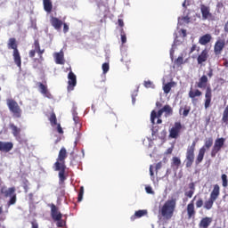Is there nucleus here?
Instances as JSON below:
<instances>
[{
    "mask_svg": "<svg viewBox=\"0 0 228 228\" xmlns=\"http://www.w3.org/2000/svg\"><path fill=\"white\" fill-rule=\"evenodd\" d=\"M13 149V142L0 141V152H10Z\"/></svg>",
    "mask_w": 228,
    "mask_h": 228,
    "instance_id": "nucleus-20",
    "label": "nucleus"
},
{
    "mask_svg": "<svg viewBox=\"0 0 228 228\" xmlns=\"http://www.w3.org/2000/svg\"><path fill=\"white\" fill-rule=\"evenodd\" d=\"M221 37H222L217 38L214 45V53L216 56H220V54H222V51L225 49V45L228 44L224 35H221Z\"/></svg>",
    "mask_w": 228,
    "mask_h": 228,
    "instance_id": "nucleus-9",
    "label": "nucleus"
},
{
    "mask_svg": "<svg viewBox=\"0 0 228 228\" xmlns=\"http://www.w3.org/2000/svg\"><path fill=\"white\" fill-rule=\"evenodd\" d=\"M201 95L202 92L199 89H196L195 91H193V89H191L189 91V97L191 99L192 104H195V101H197L195 97H200Z\"/></svg>",
    "mask_w": 228,
    "mask_h": 228,
    "instance_id": "nucleus-24",
    "label": "nucleus"
},
{
    "mask_svg": "<svg viewBox=\"0 0 228 228\" xmlns=\"http://www.w3.org/2000/svg\"><path fill=\"white\" fill-rule=\"evenodd\" d=\"M150 175H154V171L152 170V166L150 167Z\"/></svg>",
    "mask_w": 228,
    "mask_h": 228,
    "instance_id": "nucleus-57",
    "label": "nucleus"
},
{
    "mask_svg": "<svg viewBox=\"0 0 228 228\" xmlns=\"http://www.w3.org/2000/svg\"><path fill=\"white\" fill-rule=\"evenodd\" d=\"M195 51H197V45H192L189 53L191 54L192 53H195Z\"/></svg>",
    "mask_w": 228,
    "mask_h": 228,
    "instance_id": "nucleus-51",
    "label": "nucleus"
},
{
    "mask_svg": "<svg viewBox=\"0 0 228 228\" xmlns=\"http://www.w3.org/2000/svg\"><path fill=\"white\" fill-rule=\"evenodd\" d=\"M57 131L60 134H63V128H61V125H57Z\"/></svg>",
    "mask_w": 228,
    "mask_h": 228,
    "instance_id": "nucleus-50",
    "label": "nucleus"
},
{
    "mask_svg": "<svg viewBox=\"0 0 228 228\" xmlns=\"http://www.w3.org/2000/svg\"><path fill=\"white\" fill-rule=\"evenodd\" d=\"M163 122V120H161L159 118V119L157 120V124H161Z\"/></svg>",
    "mask_w": 228,
    "mask_h": 228,
    "instance_id": "nucleus-61",
    "label": "nucleus"
},
{
    "mask_svg": "<svg viewBox=\"0 0 228 228\" xmlns=\"http://www.w3.org/2000/svg\"><path fill=\"white\" fill-rule=\"evenodd\" d=\"M55 58V63L57 65H65V58L63 51H61L60 53H56L54 55Z\"/></svg>",
    "mask_w": 228,
    "mask_h": 228,
    "instance_id": "nucleus-23",
    "label": "nucleus"
},
{
    "mask_svg": "<svg viewBox=\"0 0 228 228\" xmlns=\"http://www.w3.org/2000/svg\"><path fill=\"white\" fill-rule=\"evenodd\" d=\"M33 46H34V50H30L28 52L29 58H35V55L37 54V51L40 49V41H38V39H35Z\"/></svg>",
    "mask_w": 228,
    "mask_h": 228,
    "instance_id": "nucleus-25",
    "label": "nucleus"
},
{
    "mask_svg": "<svg viewBox=\"0 0 228 228\" xmlns=\"http://www.w3.org/2000/svg\"><path fill=\"white\" fill-rule=\"evenodd\" d=\"M28 200H30V202H33V192H30L28 194Z\"/></svg>",
    "mask_w": 228,
    "mask_h": 228,
    "instance_id": "nucleus-54",
    "label": "nucleus"
},
{
    "mask_svg": "<svg viewBox=\"0 0 228 228\" xmlns=\"http://www.w3.org/2000/svg\"><path fill=\"white\" fill-rule=\"evenodd\" d=\"M102 85H103L102 94H106V87L104 86V82H102Z\"/></svg>",
    "mask_w": 228,
    "mask_h": 228,
    "instance_id": "nucleus-60",
    "label": "nucleus"
},
{
    "mask_svg": "<svg viewBox=\"0 0 228 228\" xmlns=\"http://www.w3.org/2000/svg\"><path fill=\"white\" fill-rule=\"evenodd\" d=\"M118 24L119 27H121V29H124L123 28H124V20L118 19Z\"/></svg>",
    "mask_w": 228,
    "mask_h": 228,
    "instance_id": "nucleus-49",
    "label": "nucleus"
},
{
    "mask_svg": "<svg viewBox=\"0 0 228 228\" xmlns=\"http://www.w3.org/2000/svg\"><path fill=\"white\" fill-rule=\"evenodd\" d=\"M175 65H178V67H180V65H183V63H184V58L183 57V54L181 56H179L175 61Z\"/></svg>",
    "mask_w": 228,
    "mask_h": 228,
    "instance_id": "nucleus-41",
    "label": "nucleus"
},
{
    "mask_svg": "<svg viewBox=\"0 0 228 228\" xmlns=\"http://www.w3.org/2000/svg\"><path fill=\"white\" fill-rule=\"evenodd\" d=\"M73 121L75 122V126H77V127H81V121L79 120L77 113L73 114Z\"/></svg>",
    "mask_w": 228,
    "mask_h": 228,
    "instance_id": "nucleus-39",
    "label": "nucleus"
},
{
    "mask_svg": "<svg viewBox=\"0 0 228 228\" xmlns=\"http://www.w3.org/2000/svg\"><path fill=\"white\" fill-rule=\"evenodd\" d=\"M213 224V217L209 216H205L202 217L201 220L200 221L198 227L199 228H209V225Z\"/></svg>",
    "mask_w": 228,
    "mask_h": 228,
    "instance_id": "nucleus-19",
    "label": "nucleus"
},
{
    "mask_svg": "<svg viewBox=\"0 0 228 228\" xmlns=\"http://www.w3.org/2000/svg\"><path fill=\"white\" fill-rule=\"evenodd\" d=\"M172 152H174V147L168 148V149L166 151L165 154L168 155V154H172Z\"/></svg>",
    "mask_w": 228,
    "mask_h": 228,
    "instance_id": "nucleus-53",
    "label": "nucleus"
},
{
    "mask_svg": "<svg viewBox=\"0 0 228 228\" xmlns=\"http://www.w3.org/2000/svg\"><path fill=\"white\" fill-rule=\"evenodd\" d=\"M195 147H197V141H193L191 145L187 147L184 159L186 168H191L195 162Z\"/></svg>",
    "mask_w": 228,
    "mask_h": 228,
    "instance_id": "nucleus-5",
    "label": "nucleus"
},
{
    "mask_svg": "<svg viewBox=\"0 0 228 228\" xmlns=\"http://www.w3.org/2000/svg\"><path fill=\"white\" fill-rule=\"evenodd\" d=\"M175 82H168L163 86L164 94H170V90L175 86Z\"/></svg>",
    "mask_w": 228,
    "mask_h": 228,
    "instance_id": "nucleus-34",
    "label": "nucleus"
},
{
    "mask_svg": "<svg viewBox=\"0 0 228 228\" xmlns=\"http://www.w3.org/2000/svg\"><path fill=\"white\" fill-rule=\"evenodd\" d=\"M176 207H177V200L171 199V200H167L159 208V213L164 224H167L168 220H172V217L174 216V213H175Z\"/></svg>",
    "mask_w": 228,
    "mask_h": 228,
    "instance_id": "nucleus-3",
    "label": "nucleus"
},
{
    "mask_svg": "<svg viewBox=\"0 0 228 228\" xmlns=\"http://www.w3.org/2000/svg\"><path fill=\"white\" fill-rule=\"evenodd\" d=\"M221 180H222V186H223V188H227V186H228L227 175L223 174L221 175Z\"/></svg>",
    "mask_w": 228,
    "mask_h": 228,
    "instance_id": "nucleus-36",
    "label": "nucleus"
},
{
    "mask_svg": "<svg viewBox=\"0 0 228 228\" xmlns=\"http://www.w3.org/2000/svg\"><path fill=\"white\" fill-rule=\"evenodd\" d=\"M208 76L203 75L197 83L198 88H206L208 86Z\"/></svg>",
    "mask_w": 228,
    "mask_h": 228,
    "instance_id": "nucleus-27",
    "label": "nucleus"
},
{
    "mask_svg": "<svg viewBox=\"0 0 228 228\" xmlns=\"http://www.w3.org/2000/svg\"><path fill=\"white\" fill-rule=\"evenodd\" d=\"M145 190H146V193H150V194L154 193V191H152V187L151 186H146Z\"/></svg>",
    "mask_w": 228,
    "mask_h": 228,
    "instance_id": "nucleus-47",
    "label": "nucleus"
},
{
    "mask_svg": "<svg viewBox=\"0 0 228 228\" xmlns=\"http://www.w3.org/2000/svg\"><path fill=\"white\" fill-rule=\"evenodd\" d=\"M17 202V194L14 192L8 201V206H13Z\"/></svg>",
    "mask_w": 228,
    "mask_h": 228,
    "instance_id": "nucleus-37",
    "label": "nucleus"
},
{
    "mask_svg": "<svg viewBox=\"0 0 228 228\" xmlns=\"http://www.w3.org/2000/svg\"><path fill=\"white\" fill-rule=\"evenodd\" d=\"M83 195H85V187H80L78 196H77V202H81L83 200Z\"/></svg>",
    "mask_w": 228,
    "mask_h": 228,
    "instance_id": "nucleus-40",
    "label": "nucleus"
},
{
    "mask_svg": "<svg viewBox=\"0 0 228 228\" xmlns=\"http://www.w3.org/2000/svg\"><path fill=\"white\" fill-rule=\"evenodd\" d=\"M217 8H224V4L221 3V2H219V3L217 4Z\"/></svg>",
    "mask_w": 228,
    "mask_h": 228,
    "instance_id": "nucleus-59",
    "label": "nucleus"
},
{
    "mask_svg": "<svg viewBox=\"0 0 228 228\" xmlns=\"http://www.w3.org/2000/svg\"><path fill=\"white\" fill-rule=\"evenodd\" d=\"M163 113H165V117H170L174 115V109L168 104L165 105L162 109Z\"/></svg>",
    "mask_w": 228,
    "mask_h": 228,
    "instance_id": "nucleus-32",
    "label": "nucleus"
},
{
    "mask_svg": "<svg viewBox=\"0 0 228 228\" xmlns=\"http://www.w3.org/2000/svg\"><path fill=\"white\" fill-rule=\"evenodd\" d=\"M36 53H37L39 60L44 61L43 55H44V53H45V50L40 48L39 50H37Z\"/></svg>",
    "mask_w": 228,
    "mask_h": 228,
    "instance_id": "nucleus-43",
    "label": "nucleus"
},
{
    "mask_svg": "<svg viewBox=\"0 0 228 228\" xmlns=\"http://www.w3.org/2000/svg\"><path fill=\"white\" fill-rule=\"evenodd\" d=\"M189 191L185 190L184 191V197H187V199H191L195 193V183H189Z\"/></svg>",
    "mask_w": 228,
    "mask_h": 228,
    "instance_id": "nucleus-22",
    "label": "nucleus"
},
{
    "mask_svg": "<svg viewBox=\"0 0 228 228\" xmlns=\"http://www.w3.org/2000/svg\"><path fill=\"white\" fill-rule=\"evenodd\" d=\"M147 210L143 209V210H138V211H135L134 215H133L131 216V220L132 222H134V220L135 218H142V216H145V215H147Z\"/></svg>",
    "mask_w": 228,
    "mask_h": 228,
    "instance_id": "nucleus-33",
    "label": "nucleus"
},
{
    "mask_svg": "<svg viewBox=\"0 0 228 228\" xmlns=\"http://www.w3.org/2000/svg\"><path fill=\"white\" fill-rule=\"evenodd\" d=\"M68 92H72L74 87L77 85V78L76 74H74L72 71H69L68 74Z\"/></svg>",
    "mask_w": 228,
    "mask_h": 228,
    "instance_id": "nucleus-13",
    "label": "nucleus"
},
{
    "mask_svg": "<svg viewBox=\"0 0 228 228\" xmlns=\"http://www.w3.org/2000/svg\"><path fill=\"white\" fill-rule=\"evenodd\" d=\"M103 74H106L110 70V63L105 62L102 64Z\"/></svg>",
    "mask_w": 228,
    "mask_h": 228,
    "instance_id": "nucleus-44",
    "label": "nucleus"
},
{
    "mask_svg": "<svg viewBox=\"0 0 228 228\" xmlns=\"http://www.w3.org/2000/svg\"><path fill=\"white\" fill-rule=\"evenodd\" d=\"M10 129H12V133L13 134V136H15V138H17L18 136H20V128L17 127V126H15V124L11 123L9 125Z\"/></svg>",
    "mask_w": 228,
    "mask_h": 228,
    "instance_id": "nucleus-31",
    "label": "nucleus"
},
{
    "mask_svg": "<svg viewBox=\"0 0 228 228\" xmlns=\"http://www.w3.org/2000/svg\"><path fill=\"white\" fill-rule=\"evenodd\" d=\"M63 25V33H69V25H67V23H62Z\"/></svg>",
    "mask_w": 228,
    "mask_h": 228,
    "instance_id": "nucleus-48",
    "label": "nucleus"
},
{
    "mask_svg": "<svg viewBox=\"0 0 228 228\" xmlns=\"http://www.w3.org/2000/svg\"><path fill=\"white\" fill-rule=\"evenodd\" d=\"M51 126H58V119L56 118V114L53 111L49 118Z\"/></svg>",
    "mask_w": 228,
    "mask_h": 228,
    "instance_id": "nucleus-35",
    "label": "nucleus"
},
{
    "mask_svg": "<svg viewBox=\"0 0 228 228\" xmlns=\"http://www.w3.org/2000/svg\"><path fill=\"white\" fill-rule=\"evenodd\" d=\"M50 23L54 28V29L60 30L63 26V21L54 16H52L50 19Z\"/></svg>",
    "mask_w": 228,
    "mask_h": 228,
    "instance_id": "nucleus-21",
    "label": "nucleus"
},
{
    "mask_svg": "<svg viewBox=\"0 0 228 228\" xmlns=\"http://www.w3.org/2000/svg\"><path fill=\"white\" fill-rule=\"evenodd\" d=\"M8 49H12V58L15 65L22 69V57L20 56V52H19V45H17V39L14 37L9 38L7 44Z\"/></svg>",
    "mask_w": 228,
    "mask_h": 228,
    "instance_id": "nucleus-4",
    "label": "nucleus"
},
{
    "mask_svg": "<svg viewBox=\"0 0 228 228\" xmlns=\"http://www.w3.org/2000/svg\"><path fill=\"white\" fill-rule=\"evenodd\" d=\"M200 12L202 15V20H208L213 19V13H211V8L204 4L200 5Z\"/></svg>",
    "mask_w": 228,
    "mask_h": 228,
    "instance_id": "nucleus-12",
    "label": "nucleus"
},
{
    "mask_svg": "<svg viewBox=\"0 0 228 228\" xmlns=\"http://www.w3.org/2000/svg\"><path fill=\"white\" fill-rule=\"evenodd\" d=\"M208 58H209V51H208V49L202 50L197 58L198 65H202L204 62L208 61Z\"/></svg>",
    "mask_w": 228,
    "mask_h": 228,
    "instance_id": "nucleus-18",
    "label": "nucleus"
},
{
    "mask_svg": "<svg viewBox=\"0 0 228 228\" xmlns=\"http://www.w3.org/2000/svg\"><path fill=\"white\" fill-rule=\"evenodd\" d=\"M61 195H65V190H61Z\"/></svg>",
    "mask_w": 228,
    "mask_h": 228,
    "instance_id": "nucleus-63",
    "label": "nucleus"
},
{
    "mask_svg": "<svg viewBox=\"0 0 228 228\" xmlns=\"http://www.w3.org/2000/svg\"><path fill=\"white\" fill-rule=\"evenodd\" d=\"M143 86H145V88H152V83L151 82V80L144 81Z\"/></svg>",
    "mask_w": 228,
    "mask_h": 228,
    "instance_id": "nucleus-45",
    "label": "nucleus"
},
{
    "mask_svg": "<svg viewBox=\"0 0 228 228\" xmlns=\"http://www.w3.org/2000/svg\"><path fill=\"white\" fill-rule=\"evenodd\" d=\"M181 167V159L179 157H173L171 159V167L179 170Z\"/></svg>",
    "mask_w": 228,
    "mask_h": 228,
    "instance_id": "nucleus-30",
    "label": "nucleus"
},
{
    "mask_svg": "<svg viewBox=\"0 0 228 228\" xmlns=\"http://www.w3.org/2000/svg\"><path fill=\"white\" fill-rule=\"evenodd\" d=\"M182 33L183 34V37H186V30H182Z\"/></svg>",
    "mask_w": 228,
    "mask_h": 228,
    "instance_id": "nucleus-64",
    "label": "nucleus"
},
{
    "mask_svg": "<svg viewBox=\"0 0 228 228\" xmlns=\"http://www.w3.org/2000/svg\"><path fill=\"white\" fill-rule=\"evenodd\" d=\"M163 105L161 104V102H156V107L157 108H161Z\"/></svg>",
    "mask_w": 228,
    "mask_h": 228,
    "instance_id": "nucleus-58",
    "label": "nucleus"
},
{
    "mask_svg": "<svg viewBox=\"0 0 228 228\" xmlns=\"http://www.w3.org/2000/svg\"><path fill=\"white\" fill-rule=\"evenodd\" d=\"M213 99V91L211 89V86H207L206 92H205V110H208L211 106V101Z\"/></svg>",
    "mask_w": 228,
    "mask_h": 228,
    "instance_id": "nucleus-15",
    "label": "nucleus"
},
{
    "mask_svg": "<svg viewBox=\"0 0 228 228\" xmlns=\"http://www.w3.org/2000/svg\"><path fill=\"white\" fill-rule=\"evenodd\" d=\"M120 37H121L122 45L126 44L127 42V37L126 36V32L124 31V28L120 29Z\"/></svg>",
    "mask_w": 228,
    "mask_h": 228,
    "instance_id": "nucleus-38",
    "label": "nucleus"
},
{
    "mask_svg": "<svg viewBox=\"0 0 228 228\" xmlns=\"http://www.w3.org/2000/svg\"><path fill=\"white\" fill-rule=\"evenodd\" d=\"M208 77H213V69H210L208 73Z\"/></svg>",
    "mask_w": 228,
    "mask_h": 228,
    "instance_id": "nucleus-56",
    "label": "nucleus"
},
{
    "mask_svg": "<svg viewBox=\"0 0 228 228\" xmlns=\"http://www.w3.org/2000/svg\"><path fill=\"white\" fill-rule=\"evenodd\" d=\"M68 156L67 149L61 147L56 162L53 164L55 172H59V184H65V181H67V175H65V170H67L65 159H67Z\"/></svg>",
    "mask_w": 228,
    "mask_h": 228,
    "instance_id": "nucleus-1",
    "label": "nucleus"
},
{
    "mask_svg": "<svg viewBox=\"0 0 228 228\" xmlns=\"http://www.w3.org/2000/svg\"><path fill=\"white\" fill-rule=\"evenodd\" d=\"M181 129H183L181 122H175L174 126L169 130L170 138H177L179 136V133H181Z\"/></svg>",
    "mask_w": 228,
    "mask_h": 228,
    "instance_id": "nucleus-14",
    "label": "nucleus"
},
{
    "mask_svg": "<svg viewBox=\"0 0 228 228\" xmlns=\"http://www.w3.org/2000/svg\"><path fill=\"white\" fill-rule=\"evenodd\" d=\"M15 191V187H10L9 189H6V186H3L0 189L1 195H4L5 199H8V197H12V195H14Z\"/></svg>",
    "mask_w": 228,
    "mask_h": 228,
    "instance_id": "nucleus-17",
    "label": "nucleus"
},
{
    "mask_svg": "<svg viewBox=\"0 0 228 228\" xmlns=\"http://www.w3.org/2000/svg\"><path fill=\"white\" fill-rule=\"evenodd\" d=\"M7 106L14 118H20L22 117V109L19 103L13 99H7Z\"/></svg>",
    "mask_w": 228,
    "mask_h": 228,
    "instance_id": "nucleus-8",
    "label": "nucleus"
},
{
    "mask_svg": "<svg viewBox=\"0 0 228 228\" xmlns=\"http://www.w3.org/2000/svg\"><path fill=\"white\" fill-rule=\"evenodd\" d=\"M195 200H197V196H194L186 207L187 218L189 220L195 218V216L197 215V210H195Z\"/></svg>",
    "mask_w": 228,
    "mask_h": 228,
    "instance_id": "nucleus-11",
    "label": "nucleus"
},
{
    "mask_svg": "<svg viewBox=\"0 0 228 228\" xmlns=\"http://www.w3.org/2000/svg\"><path fill=\"white\" fill-rule=\"evenodd\" d=\"M213 147V137H209L205 141L204 145L199 150L198 155L195 159V165L199 166L204 161V156H206V151Z\"/></svg>",
    "mask_w": 228,
    "mask_h": 228,
    "instance_id": "nucleus-6",
    "label": "nucleus"
},
{
    "mask_svg": "<svg viewBox=\"0 0 228 228\" xmlns=\"http://www.w3.org/2000/svg\"><path fill=\"white\" fill-rule=\"evenodd\" d=\"M48 208H51V216L54 222H57V227H63L65 223L61 218H63V215L60 212V208L56 207L53 203L48 204Z\"/></svg>",
    "mask_w": 228,
    "mask_h": 228,
    "instance_id": "nucleus-7",
    "label": "nucleus"
},
{
    "mask_svg": "<svg viewBox=\"0 0 228 228\" xmlns=\"http://www.w3.org/2000/svg\"><path fill=\"white\" fill-rule=\"evenodd\" d=\"M161 167H163V163L162 162H159L157 163L155 169L158 172V170H160Z\"/></svg>",
    "mask_w": 228,
    "mask_h": 228,
    "instance_id": "nucleus-52",
    "label": "nucleus"
},
{
    "mask_svg": "<svg viewBox=\"0 0 228 228\" xmlns=\"http://www.w3.org/2000/svg\"><path fill=\"white\" fill-rule=\"evenodd\" d=\"M224 31H225V33H228V20L224 24Z\"/></svg>",
    "mask_w": 228,
    "mask_h": 228,
    "instance_id": "nucleus-55",
    "label": "nucleus"
},
{
    "mask_svg": "<svg viewBox=\"0 0 228 228\" xmlns=\"http://www.w3.org/2000/svg\"><path fill=\"white\" fill-rule=\"evenodd\" d=\"M224 145H225V138L221 137V138L216 139L210 153L211 158H216V153L222 151V148L224 147Z\"/></svg>",
    "mask_w": 228,
    "mask_h": 228,
    "instance_id": "nucleus-10",
    "label": "nucleus"
},
{
    "mask_svg": "<svg viewBox=\"0 0 228 228\" xmlns=\"http://www.w3.org/2000/svg\"><path fill=\"white\" fill-rule=\"evenodd\" d=\"M163 110L160 109L158 112L156 110H152L151 113V124H156V118H161V116L163 115Z\"/></svg>",
    "mask_w": 228,
    "mask_h": 228,
    "instance_id": "nucleus-26",
    "label": "nucleus"
},
{
    "mask_svg": "<svg viewBox=\"0 0 228 228\" xmlns=\"http://www.w3.org/2000/svg\"><path fill=\"white\" fill-rule=\"evenodd\" d=\"M191 110V107L185 106L183 111V117H187L188 115H190Z\"/></svg>",
    "mask_w": 228,
    "mask_h": 228,
    "instance_id": "nucleus-42",
    "label": "nucleus"
},
{
    "mask_svg": "<svg viewBox=\"0 0 228 228\" xmlns=\"http://www.w3.org/2000/svg\"><path fill=\"white\" fill-rule=\"evenodd\" d=\"M45 12L51 13L53 12V2L51 0H43Z\"/></svg>",
    "mask_w": 228,
    "mask_h": 228,
    "instance_id": "nucleus-29",
    "label": "nucleus"
},
{
    "mask_svg": "<svg viewBox=\"0 0 228 228\" xmlns=\"http://www.w3.org/2000/svg\"><path fill=\"white\" fill-rule=\"evenodd\" d=\"M31 224V228H38V223L37 222V220H33L30 222Z\"/></svg>",
    "mask_w": 228,
    "mask_h": 228,
    "instance_id": "nucleus-46",
    "label": "nucleus"
},
{
    "mask_svg": "<svg viewBox=\"0 0 228 228\" xmlns=\"http://www.w3.org/2000/svg\"><path fill=\"white\" fill-rule=\"evenodd\" d=\"M220 197V185L215 184L213 191L210 193V197L204 202V200L202 198H198L196 200V208L200 209V208H203L204 209H207V211H209L210 209H213V206L215 202H216V200Z\"/></svg>",
    "mask_w": 228,
    "mask_h": 228,
    "instance_id": "nucleus-2",
    "label": "nucleus"
},
{
    "mask_svg": "<svg viewBox=\"0 0 228 228\" xmlns=\"http://www.w3.org/2000/svg\"><path fill=\"white\" fill-rule=\"evenodd\" d=\"M210 120H211L210 118H207V126L209 124Z\"/></svg>",
    "mask_w": 228,
    "mask_h": 228,
    "instance_id": "nucleus-62",
    "label": "nucleus"
},
{
    "mask_svg": "<svg viewBox=\"0 0 228 228\" xmlns=\"http://www.w3.org/2000/svg\"><path fill=\"white\" fill-rule=\"evenodd\" d=\"M211 34H205L204 36L200 37L199 44H200V45H207V44H209V42H211Z\"/></svg>",
    "mask_w": 228,
    "mask_h": 228,
    "instance_id": "nucleus-28",
    "label": "nucleus"
},
{
    "mask_svg": "<svg viewBox=\"0 0 228 228\" xmlns=\"http://www.w3.org/2000/svg\"><path fill=\"white\" fill-rule=\"evenodd\" d=\"M37 86H38L40 94H42V95H44L45 97H47V99H51V97H53V95L49 92V89L47 88L46 82H45V84L42 82H37Z\"/></svg>",
    "mask_w": 228,
    "mask_h": 228,
    "instance_id": "nucleus-16",
    "label": "nucleus"
}]
</instances>
